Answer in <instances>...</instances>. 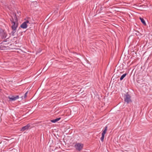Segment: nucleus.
<instances>
[{
    "mask_svg": "<svg viewBox=\"0 0 152 152\" xmlns=\"http://www.w3.org/2000/svg\"><path fill=\"white\" fill-rule=\"evenodd\" d=\"M4 35H3H3H2V37H1L2 38V39L5 38L6 37V35H5V33H4Z\"/></svg>",
    "mask_w": 152,
    "mask_h": 152,
    "instance_id": "nucleus-12",
    "label": "nucleus"
},
{
    "mask_svg": "<svg viewBox=\"0 0 152 152\" xmlns=\"http://www.w3.org/2000/svg\"><path fill=\"white\" fill-rule=\"evenodd\" d=\"M21 98H22V99H23V96H21Z\"/></svg>",
    "mask_w": 152,
    "mask_h": 152,
    "instance_id": "nucleus-16",
    "label": "nucleus"
},
{
    "mask_svg": "<svg viewBox=\"0 0 152 152\" xmlns=\"http://www.w3.org/2000/svg\"><path fill=\"white\" fill-rule=\"evenodd\" d=\"M12 29V31L11 33L12 36H14V34L16 32L17 29Z\"/></svg>",
    "mask_w": 152,
    "mask_h": 152,
    "instance_id": "nucleus-11",
    "label": "nucleus"
},
{
    "mask_svg": "<svg viewBox=\"0 0 152 152\" xmlns=\"http://www.w3.org/2000/svg\"><path fill=\"white\" fill-rule=\"evenodd\" d=\"M126 75H127L126 73H125V74H123L121 77L120 78V80H122L126 76Z\"/></svg>",
    "mask_w": 152,
    "mask_h": 152,
    "instance_id": "nucleus-10",
    "label": "nucleus"
},
{
    "mask_svg": "<svg viewBox=\"0 0 152 152\" xmlns=\"http://www.w3.org/2000/svg\"><path fill=\"white\" fill-rule=\"evenodd\" d=\"M107 126H105L104 128V129L102 131V136L104 137V135L106 133L107 131Z\"/></svg>",
    "mask_w": 152,
    "mask_h": 152,
    "instance_id": "nucleus-7",
    "label": "nucleus"
},
{
    "mask_svg": "<svg viewBox=\"0 0 152 152\" xmlns=\"http://www.w3.org/2000/svg\"><path fill=\"white\" fill-rule=\"evenodd\" d=\"M104 137L102 136L100 138L102 142L103 141L104 139Z\"/></svg>",
    "mask_w": 152,
    "mask_h": 152,
    "instance_id": "nucleus-14",
    "label": "nucleus"
},
{
    "mask_svg": "<svg viewBox=\"0 0 152 152\" xmlns=\"http://www.w3.org/2000/svg\"><path fill=\"white\" fill-rule=\"evenodd\" d=\"M11 21L12 23L13 24L11 26L12 28L17 29L18 25V23L17 22H14L13 19L12 20H11Z\"/></svg>",
    "mask_w": 152,
    "mask_h": 152,
    "instance_id": "nucleus-3",
    "label": "nucleus"
},
{
    "mask_svg": "<svg viewBox=\"0 0 152 152\" xmlns=\"http://www.w3.org/2000/svg\"><path fill=\"white\" fill-rule=\"evenodd\" d=\"M124 100L127 104L129 103L132 102L131 96L127 93L124 96Z\"/></svg>",
    "mask_w": 152,
    "mask_h": 152,
    "instance_id": "nucleus-2",
    "label": "nucleus"
},
{
    "mask_svg": "<svg viewBox=\"0 0 152 152\" xmlns=\"http://www.w3.org/2000/svg\"><path fill=\"white\" fill-rule=\"evenodd\" d=\"M139 18L142 23L144 25H146V23L144 19L140 17Z\"/></svg>",
    "mask_w": 152,
    "mask_h": 152,
    "instance_id": "nucleus-9",
    "label": "nucleus"
},
{
    "mask_svg": "<svg viewBox=\"0 0 152 152\" xmlns=\"http://www.w3.org/2000/svg\"><path fill=\"white\" fill-rule=\"evenodd\" d=\"M19 98V96L18 95H16L15 96H12L11 97H9V99L11 101H14L18 99Z\"/></svg>",
    "mask_w": 152,
    "mask_h": 152,
    "instance_id": "nucleus-5",
    "label": "nucleus"
},
{
    "mask_svg": "<svg viewBox=\"0 0 152 152\" xmlns=\"http://www.w3.org/2000/svg\"><path fill=\"white\" fill-rule=\"evenodd\" d=\"M74 147L76 150L80 151L83 149V145L80 143H77L75 145Z\"/></svg>",
    "mask_w": 152,
    "mask_h": 152,
    "instance_id": "nucleus-1",
    "label": "nucleus"
},
{
    "mask_svg": "<svg viewBox=\"0 0 152 152\" xmlns=\"http://www.w3.org/2000/svg\"><path fill=\"white\" fill-rule=\"evenodd\" d=\"M61 118L60 117L57 118L55 119L52 120L51 121V122L53 123H55L59 121Z\"/></svg>",
    "mask_w": 152,
    "mask_h": 152,
    "instance_id": "nucleus-8",
    "label": "nucleus"
},
{
    "mask_svg": "<svg viewBox=\"0 0 152 152\" xmlns=\"http://www.w3.org/2000/svg\"><path fill=\"white\" fill-rule=\"evenodd\" d=\"M29 23L28 20L23 22L20 25V27L23 29L26 28L27 27V23Z\"/></svg>",
    "mask_w": 152,
    "mask_h": 152,
    "instance_id": "nucleus-4",
    "label": "nucleus"
},
{
    "mask_svg": "<svg viewBox=\"0 0 152 152\" xmlns=\"http://www.w3.org/2000/svg\"><path fill=\"white\" fill-rule=\"evenodd\" d=\"M30 124H28L26 125L23 127L21 129V131H24L26 130H27L30 127Z\"/></svg>",
    "mask_w": 152,
    "mask_h": 152,
    "instance_id": "nucleus-6",
    "label": "nucleus"
},
{
    "mask_svg": "<svg viewBox=\"0 0 152 152\" xmlns=\"http://www.w3.org/2000/svg\"><path fill=\"white\" fill-rule=\"evenodd\" d=\"M28 93V91H27L24 94V98L25 99L26 98L27 96V94Z\"/></svg>",
    "mask_w": 152,
    "mask_h": 152,
    "instance_id": "nucleus-13",
    "label": "nucleus"
},
{
    "mask_svg": "<svg viewBox=\"0 0 152 152\" xmlns=\"http://www.w3.org/2000/svg\"><path fill=\"white\" fill-rule=\"evenodd\" d=\"M15 18H16V15L15 14Z\"/></svg>",
    "mask_w": 152,
    "mask_h": 152,
    "instance_id": "nucleus-15",
    "label": "nucleus"
}]
</instances>
